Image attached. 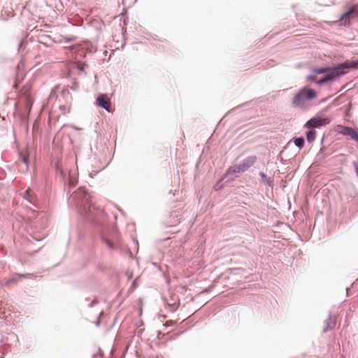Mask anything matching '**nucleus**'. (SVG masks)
Segmentation results:
<instances>
[{"mask_svg": "<svg viewBox=\"0 0 358 358\" xmlns=\"http://www.w3.org/2000/svg\"><path fill=\"white\" fill-rule=\"evenodd\" d=\"M315 97L316 92L313 89L303 87L293 97L292 104L302 108L306 105V100H313Z\"/></svg>", "mask_w": 358, "mask_h": 358, "instance_id": "nucleus-1", "label": "nucleus"}, {"mask_svg": "<svg viewBox=\"0 0 358 358\" xmlns=\"http://www.w3.org/2000/svg\"><path fill=\"white\" fill-rule=\"evenodd\" d=\"M73 196L81 202L85 211L91 213L96 209L94 203H92L91 195L84 188H79L75 192Z\"/></svg>", "mask_w": 358, "mask_h": 358, "instance_id": "nucleus-2", "label": "nucleus"}, {"mask_svg": "<svg viewBox=\"0 0 358 358\" xmlns=\"http://www.w3.org/2000/svg\"><path fill=\"white\" fill-rule=\"evenodd\" d=\"M319 75L315 73L314 69H310V73L306 76V81L314 83L322 86L329 82L334 81L339 78V74H336V72H330L329 73L324 75L322 77L319 78Z\"/></svg>", "mask_w": 358, "mask_h": 358, "instance_id": "nucleus-3", "label": "nucleus"}, {"mask_svg": "<svg viewBox=\"0 0 358 358\" xmlns=\"http://www.w3.org/2000/svg\"><path fill=\"white\" fill-rule=\"evenodd\" d=\"M257 160L255 156H250L245 159L241 164L231 166L228 171V174L241 173L246 171L252 166Z\"/></svg>", "mask_w": 358, "mask_h": 358, "instance_id": "nucleus-4", "label": "nucleus"}, {"mask_svg": "<svg viewBox=\"0 0 358 358\" xmlns=\"http://www.w3.org/2000/svg\"><path fill=\"white\" fill-rule=\"evenodd\" d=\"M330 121L331 118L328 117H322L317 116L311 118L305 124V127L310 129L305 134H315V128H320L322 126L328 124Z\"/></svg>", "mask_w": 358, "mask_h": 358, "instance_id": "nucleus-5", "label": "nucleus"}, {"mask_svg": "<svg viewBox=\"0 0 358 358\" xmlns=\"http://www.w3.org/2000/svg\"><path fill=\"white\" fill-rule=\"evenodd\" d=\"M349 69H358V59L345 61L344 62L338 64L334 67L336 74H339V77L345 75L347 73V70Z\"/></svg>", "mask_w": 358, "mask_h": 358, "instance_id": "nucleus-6", "label": "nucleus"}, {"mask_svg": "<svg viewBox=\"0 0 358 358\" xmlns=\"http://www.w3.org/2000/svg\"><path fill=\"white\" fill-rule=\"evenodd\" d=\"M96 104L108 112L111 111V102L108 96L105 94L99 95L96 98Z\"/></svg>", "mask_w": 358, "mask_h": 358, "instance_id": "nucleus-7", "label": "nucleus"}, {"mask_svg": "<svg viewBox=\"0 0 358 358\" xmlns=\"http://www.w3.org/2000/svg\"><path fill=\"white\" fill-rule=\"evenodd\" d=\"M357 13H358V6L357 5H353L347 11L341 15L340 20H344L345 22L348 21V23L349 24L352 15Z\"/></svg>", "mask_w": 358, "mask_h": 358, "instance_id": "nucleus-8", "label": "nucleus"}, {"mask_svg": "<svg viewBox=\"0 0 358 358\" xmlns=\"http://www.w3.org/2000/svg\"><path fill=\"white\" fill-rule=\"evenodd\" d=\"M336 132L337 134H358L357 131L352 127L343 125H338L336 128Z\"/></svg>", "mask_w": 358, "mask_h": 358, "instance_id": "nucleus-9", "label": "nucleus"}, {"mask_svg": "<svg viewBox=\"0 0 358 358\" xmlns=\"http://www.w3.org/2000/svg\"><path fill=\"white\" fill-rule=\"evenodd\" d=\"M334 66H327V67H320V68H313L316 73L318 75L321 74H327L330 72H334Z\"/></svg>", "mask_w": 358, "mask_h": 358, "instance_id": "nucleus-10", "label": "nucleus"}, {"mask_svg": "<svg viewBox=\"0 0 358 358\" xmlns=\"http://www.w3.org/2000/svg\"><path fill=\"white\" fill-rule=\"evenodd\" d=\"M294 144L301 148L303 146L304 144V138L302 137L296 138L294 139Z\"/></svg>", "mask_w": 358, "mask_h": 358, "instance_id": "nucleus-11", "label": "nucleus"}, {"mask_svg": "<svg viewBox=\"0 0 358 358\" xmlns=\"http://www.w3.org/2000/svg\"><path fill=\"white\" fill-rule=\"evenodd\" d=\"M20 159L27 166L28 156L26 154L20 153Z\"/></svg>", "mask_w": 358, "mask_h": 358, "instance_id": "nucleus-12", "label": "nucleus"}, {"mask_svg": "<svg viewBox=\"0 0 358 358\" xmlns=\"http://www.w3.org/2000/svg\"><path fill=\"white\" fill-rule=\"evenodd\" d=\"M315 136H307V140L309 143H312L315 140Z\"/></svg>", "mask_w": 358, "mask_h": 358, "instance_id": "nucleus-13", "label": "nucleus"}, {"mask_svg": "<svg viewBox=\"0 0 358 358\" xmlns=\"http://www.w3.org/2000/svg\"><path fill=\"white\" fill-rule=\"evenodd\" d=\"M64 40H65V42L69 43V42H71V41H74V40H75V37H70V38H67V37H66V38H64Z\"/></svg>", "mask_w": 358, "mask_h": 358, "instance_id": "nucleus-14", "label": "nucleus"}, {"mask_svg": "<svg viewBox=\"0 0 358 358\" xmlns=\"http://www.w3.org/2000/svg\"><path fill=\"white\" fill-rule=\"evenodd\" d=\"M329 322L331 324H329V327L330 329H331L335 325V322L334 321H331V319L329 320Z\"/></svg>", "mask_w": 358, "mask_h": 358, "instance_id": "nucleus-15", "label": "nucleus"}, {"mask_svg": "<svg viewBox=\"0 0 358 358\" xmlns=\"http://www.w3.org/2000/svg\"><path fill=\"white\" fill-rule=\"evenodd\" d=\"M352 138L358 142V136H352Z\"/></svg>", "mask_w": 358, "mask_h": 358, "instance_id": "nucleus-16", "label": "nucleus"}, {"mask_svg": "<svg viewBox=\"0 0 358 358\" xmlns=\"http://www.w3.org/2000/svg\"><path fill=\"white\" fill-rule=\"evenodd\" d=\"M22 45V41H21V42L20 43V44H19L18 51H19V50H20V49L21 48Z\"/></svg>", "mask_w": 358, "mask_h": 358, "instance_id": "nucleus-17", "label": "nucleus"}, {"mask_svg": "<svg viewBox=\"0 0 358 358\" xmlns=\"http://www.w3.org/2000/svg\"><path fill=\"white\" fill-rule=\"evenodd\" d=\"M356 172H357V176H358V165L356 166Z\"/></svg>", "mask_w": 358, "mask_h": 358, "instance_id": "nucleus-18", "label": "nucleus"}, {"mask_svg": "<svg viewBox=\"0 0 358 358\" xmlns=\"http://www.w3.org/2000/svg\"><path fill=\"white\" fill-rule=\"evenodd\" d=\"M29 192H30V189H27V190L26 191V193H27V194H29Z\"/></svg>", "mask_w": 358, "mask_h": 358, "instance_id": "nucleus-19", "label": "nucleus"}]
</instances>
